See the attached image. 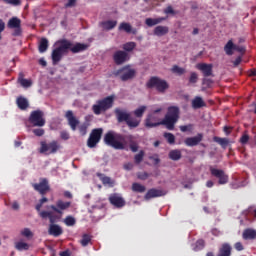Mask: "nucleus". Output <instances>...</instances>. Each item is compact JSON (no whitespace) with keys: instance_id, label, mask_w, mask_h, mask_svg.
I'll use <instances>...</instances> for the list:
<instances>
[{"instance_id":"obj_1","label":"nucleus","mask_w":256,"mask_h":256,"mask_svg":"<svg viewBox=\"0 0 256 256\" xmlns=\"http://www.w3.org/2000/svg\"><path fill=\"white\" fill-rule=\"evenodd\" d=\"M40 217L41 219H49V235H52L53 237H60V235H63V228L58 224H55L60 219L59 216L53 214L51 211L42 210V212H40Z\"/></svg>"},{"instance_id":"obj_2","label":"nucleus","mask_w":256,"mask_h":256,"mask_svg":"<svg viewBox=\"0 0 256 256\" xmlns=\"http://www.w3.org/2000/svg\"><path fill=\"white\" fill-rule=\"evenodd\" d=\"M104 143L113 149H125V135L116 133L115 131H108L104 135Z\"/></svg>"},{"instance_id":"obj_3","label":"nucleus","mask_w":256,"mask_h":256,"mask_svg":"<svg viewBox=\"0 0 256 256\" xmlns=\"http://www.w3.org/2000/svg\"><path fill=\"white\" fill-rule=\"evenodd\" d=\"M55 49L52 50V63L53 65H57L62 59L63 55L69 53V40L67 39H60L55 42Z\"/></svg>"},{"instance_id":"obj_4","label":"nucleus","mask_w":256,"mask_h":256,"mask_svg":"<svg viewBox=\"0 0 256 256\" xmlns=\"http://www.w3.org/2000/svg\"><path fill=\"white\" fill-rule=\"evenodd\" d=\"M114 113L118 123L125 122L130 129H135L141 124V120H138L137 118H131V114H129V112H127L126 110L116 108L114 110Z\"/></svg>"},{"instance_id":"obj_5","label":"nucleus","mask_w":256,"mask_h":256,"mask_svg":"<svg viewBox=\"0 0 256 256\" xmlns=\"http://www.w3.org/2000/svg\"><path fill=\"white\" fill-rule=\"evenodd\" d=\"M115 103V96H107L103 99L97 100L96 104L92 106V111L94 115H101L102 113H106L109 109L113 108Z\"/></svg>"},{"instance_id":"obj_6","label":"nucleus","mask_w":256,"mask_h":256,"mask_svg":"<svg viewBox=\"0 0 256 256\" xmlns=\"http://www.w3.org/2000/svg\"><path fill=\"white\" fill-rule=\"evenodd\" d=\"M179 107L170 106L168 107V112L162 120L163 125H165L168 131H173L175 129V123L179 121Z\"/></svg>"},{"instance_id":"obj_7","label":"nucleus","mask_w":256,"mask_h":256,"mask_svg":"<svg viewBox=\"0 0 256 256\" xmlns=\"http://www.w3.org/2000/svg\"><path fill=\"white\" fill-rule=\"evenodd\" d=\"M111 76L118 77V79L123 82L132 81L134 77H137V70L131 68V65H125L120 69L113 71Z\"/></svg>"},{"instance_id":"obj_8","label":"nucleus","mask_w":256,"mask_h":256,"mask_svg":"<svg viewBox=\"0 0 256 256\" xmlns=\"http://www.w3.org/2000/svg\"><path fill=\"white\" fill-rule=\"evenodd\" d=\"M147 89H155L158 93H165L169 89V82L158 76H152L146 82Z\"/></svg>"},{"instance_id":"obj_9","label":"nucleus","mask_w":256,"mask_h":256,"mask_svg":"<svg viewBox=\"0 0 256 256\" xmlns=\"http://www.w3.org/2000/svg\"><path fill=\"white\" fill-rule=\"evenodd\" d=\"M44 113L41 110H34L31 112L29 116V123L33 125V127H45V118Z\"/></svg>"},{"instance_id":"obj_10","label":"nucleus","mask_w":256,"mask_h":256,"mask_svg":"<svg viewBox=\"0 0 256 256\" xmlns=\"http://www.w3.org/2000/svg\"><path fill=\"white\" fill-rule=\"evenodd\" d=\"M103 136V128H95L91 131L90 136L87 140V145L90 149H94L97 147L99 141H101V137Z\"/></svg>"},{"instance_id":"obj_11","label":"nucleus","mask_w":256,"mask_h":256,"mask_svg":"<svg viewBox=\"0 0 256 256\" xmlns=\"http://www.w3.org/2000/svg\"><path fill=\"white\" fill-rule=\"evenodd\" d=\"M40 149L39 153H47L49 152L50 154H55L58 150L61 149V145L59 142L53 140L52 142L48 143L45 141L40 142Z\"/></svg>"},{"instance_id":"obj_12","label":"nucleus","mask_w":256,"mask_h":256,"mask_svg":"<svg viewBox=\"0 0 256 256\" xmlns=\"http://www.w3.org/2000/svg\"><path fill=\"white\" fill-rule=\"evenodd\" d=\"M9 29H14L12 33L13 37H21L23 30L21 29V19L12 17L9 19L7 24Z\"/></svg>"},{"instance_id":"obj_13","label":"nucleus","mask_w":256,"mask_h":256,"mask_svg":"<svg viewBox=\"0 0 256 256\" xmlns=\"http://www.w3.org/2000/svg\"><path fill=\"white\" fill-rule=\"evenodd\" d=\"M210 173L213 177L218 179L219 185H227V183H229V175H227L222 169L210 167Z\"/></svg>"},{"instance_id":"obj_14","label":"nucleus","mask_w":256,"mask_h":256,"mask_svg":"<svg viewBox=\"0 0 256 256\" xmlns=\"http://www.w3.org/2000/svg\"><path fill=\"white\" fill-rule=\"evenodd\" d=\"M33 189H35L40 195H47L51 187L49 186V180L43 178L39 183L32 184Z\"/></svg>"},{"instance_id":"obj_15","label":"nucleus","mask_w":256,"mask_h":256,"mask_svg":"<svg viewBox=\"0 0 256 256\" xmlns=\"http://www.w3.org/2000/svg\"><path fill=\"white\" fill-rule=\"evenodd\" d=\"M69 207H71V202L58 200L56 202V205H50L48 209H52V211H54V213H57L58 215H63V211H67Z\"/></svg>"},{"instance_id":"obj_16","label":"nucleus","mask_w":256,"mask_h":256,"mask_svg":"<svg viewBox=\"0 0 256 256\" xmlns=\"http://www.w3.org/2000/svg\"><path fill=\"white\" fill-rule=\"evenodd\" d=\"M108 201L110 205H113L116 207V209H121L126 205L125 199L117 193L111 194L108 198Z\"/></svg>"},{"instance_id":"obj_17","label":"nucleus","mask_w":256,"mask_h":256,"mask_svg":"<svg viewBox=\"0 0 256 256\" xmlns=\"http://www.w3.org/2000/svg\"><path fill=\"white\" fill-rule=\"evenodd\" d=\"M113 61L116 65H123L129 61V53L123 50H118L113 54Z\"/></svg>"},{"instance_id":"obj_18","label":"nucleus","mask_w":256,"mask_h":256,"mask_svg":"<svg viewBox=\"0 0 256 256\" xmlns=\"http://www.w3.org/2000/svg\"><path fill=\"white\" fill-rule=\"evenodd\" d=\"M165 195H167V192L165 190L151 188L145 194L144 199L145 201H149L150 199H155L156 197H165Z\"/></svg>"},{"instance_id":"obj_19","label":"nucleus","mask_w":256,"mask_h":256,"mask_svg":"<svg viewBox=\"0 0 256 256\" xmlns=\"http://www.w3.org/2000/svg\"><path fill=\"white\" fill-rule=\"evenodd\" d=\"M196 69L201 71L203 77H213V64L198 63Z\"/></svg>"},{"instance_id":"obj_20","label":"nucleus","mask_w":256,"mask_h":256,"mask_svg":"<svg viewBox=\"0 0 256 256\" xmlns=\"http://www.w3.org/2000/svg\"><path fill=\"white\" fill-rule=\"evenodd\" d=\"M65 118L68 121V125L69 127L72 129V131H77V127H79V119H77V117H75V115L73 114V111L68 110L65 114Z\"/></svg>"},{"instance_id":"obj_21","label":"nucleus","mask_w":256,"mask_h":256,"mask_svg":"<svg viewBox=\"0 0 256 256\" xmlns=\"http://www.w3.org/2000/svg\"><path fill=\"white\" fill-rule=\"evenodd\" d=\"M159 125H163V121L159 122V117L155 114H149L145 120V127L148 129H153V127H159Z\"/></svg>"},{"instance_id":"obj_22","label":"nucleus","mask_w":256,"mask_h":256,"mask_svg":"<svg viewBox=\"0 0 256 256\" xmlns=\"http://www.w3.org/2000/svg\"><path fill=\"white\" fill-rule=\"evenodd\" d=\"M68 44L70 45L68 51L71 53H83V51H87L89 49V45L83 43H76L75 45L68 40Z\"/></svg>"},{"instance_id":"obj_23","label":"nucleus","mask_w":256,"mask_h":256,"mask_svg":"<svg viewBox=\"0 0 256 256\" xmlns=\"http://www.w3.org/2000/svg\"><path fill=\"white\" fill-rule=\"evenodd\" d=\"M203 141V134L202 133H198L196 136L194 137H188L184 140L185 146L186 147H197V145H199V143Z\"/></svg>"},{"instance_id":"obj_24","label":"nucleus","mask_w":256,"mask_h":256,"mask_svg":"<svg viewBox=\"0 0 256 256\" xmlns=\"http://www.w3.org/2000/svg\"><path fill=\"white\" fill-rule=\"evenodd\" d=\"M242 238L244 241H253L256 239V230L252 228H247L242 233Z\"/></svg>"},{"instance_id":"obj_25","label":"nucleus","mask_w":256,"mask_h":256,"mask_svg":"<svg viewBox=\"0 0 256 256\" xmlns=\"http://www.w3.org/2000/svg\"><path fill=\"white\" fill-rule=\"evenodd\" d=\"M231 251H233L231 245L229 243H224L219 248L217 256H231Z\"/></svg>"},{"instance_id":"obj_26","label":"nucleus","mask_w":256,"mask_h":256,"mask_svg":"<svg viewBox=\"0 0 256 256\" xmlns=\"http://www.w3.org/2000/svg\"><path fill=\"white\" fill-rule=\"evenodd\" d=\"M16 105L21 111H27V109H29V100L23 96H20L16 100Z\"/></svg>"},{"instance_id":"obj_27","label":"nucleus","mask_w":256,"mask_h":256,"mask_svg":"<svg viewBox=\"0 0 256 256\" xmlns=\"http://www.w3.org/2000/svg\"><path fill=\"white\" fill-rule=\"evenodd\" d=\"M118 29L119 31H125V33H132V35H137V28H133L131 24L127 22H122Z\"/></svg>"},{"instance_id":"obj_28","label":"nucleus","mask_w":256,"mask_h":256,"mask_svg":"<svg viewBox=\"0 0 256 256\" xmlns=\"http://www.w3.org/2000/svg\"><path fill=\"white\" fill-rule=\"evenodd\" d=\"M100 27L104 29V31H111L112 29H115L117 27V20H106L100 22Z\"/></svg>"},{"instance_id":"obj_29","label":"nucleus","mask_w":256,"mask_h":256,"mask_svg":"<svg viewBox=\"0 0 256 256\" xmlns=\"http://www.w3.org/2000/svg\"><path fill=\"white\" fill-rule=\"evenodd\" d=\"M233 50L235 51H243V48H237L235 44H233V40H229L227 44L224 46V51L226 55H233Z\"/></svg>"},{"instance_id":"obj_30","label":"nucleus","mask_w":256,"mask_h":256,"mask_svg":"<svg viewBox=\"0 0 256 256\" xmlns=\"http://www.w3.org/2000/svg\"><path fill=\"white\" fill-rule=\"evenodd\" d=\"M202 107H207V103H205L201 96H196L192 100V109H201Z\"/></svg>"},{"instance_id":"obj_31","label":"nucleus","mask_w":256,"mask_h":256,"mask_svg":"<svg viewBox=\"0 0 256 256\" xmlns=\"http://www.w3.org/2000/svg\"><path fill=\"white\" fill-rule=\"evenodd\" d=\"M167 18L166 17H159V18H147L145 20V24L148 27H155V25H159V23H163V21H166Z\"/></svg>"},{"instance_id":"obj_32","label":"nucleus","mask_w":256,"mask_h":256,"mask_svg":"<svg viewBox=\"0 0 256 256\" xmlns=\"http://www.w3.org/2000/svg\"><path fill=\"white\" fill-rule=\"evenodd\" d=\"M169 33V27L167 26H157L154 29V35L157 37H163V35H167Z\"/></svg>"},{"instance_id":"obj_33","label":"nucleus","mask_w":256,"mask_h":256,"mask_svg":"<svg viewBox=\"0 0 256 256\" xmlns=\"http://www.w3.org/2000/svg\"><path fill=\"white\" fill-rule=\"evenodd\" d=\"M168 157L172 161H179L181 159V157H183V155L181 154V150L175 149V150H171L169 152Z\"/></svg>"},{"instance_id":"obj_34","label":"nucleus","mask_w":256,"mask_h":256,"mask_svg":"<svg viewBox=\"0 0 256 256\" xmlns=\"http://www.w3.org/2000/svg\"><path fill=\"white\" fill-rule=\"evenodd\" d=\"M49 49V40L47 38H41L38 46L39 53H45Z\"/></svg>"},{"instance_id":"obj_35","label":"nucleus","mask_w":256,"mask_h":256,"mask_svg":"<svg viewBox=\"0 0 256 256\" xmlns=\"http://www.w3.org/2000/svg\"><path fill=\"white\" fill-rule=\"evenodd\" d=\"M30 247H31V245H29V243L24 242V241H18L15 243V249L17 251H29Z\"/></svg>"},{"instance_id":"obj_36","label":"nucleus","mask_w":256,"mask_h":256,"mask_svg":"<svg viewBox=\"0 0 256 256\" xmlns=\"http://www.w3.org/2000/svg\"><path fill=\"white\" fill-rule=\"evenodd\" d=\"M132 191L134 193H145V191H147V188L140 183L134 182L132 184Z\"/></svg>"},{"instance_id":"obj_37","label":"nucleus","mask_w":256,"mask_h":256,"mask_svg":"<svg viewBox=\"0 0 256 256\" xmlns=\"http://www.w3.org/2000/svg\"><path fill=\"white\" fill-rule=\"evenodd\" d=\"M213 141H215V143H218V145H221V147H223V149H225L227 147V145H229V139H227V138H221V137L215 136L213 138Z\"/></svg>"},{"instance_id":"obj_38","label":"nucleus","mask_w":256,"mask_h":256,"mask_svg":"<svg viewBox=\"0 0 256 256\" xmlns=\"http://www.w3.org/2000/svg\"><path fill=\"white\" fill-rule=\"evenodd\" d=\"M135 47H137V43L135 42H127L125 44H123L122 49H124V51L127 53H131V51H133L135 49Z\"/></svg>"},{"instance_id":"obj_39","label":"nucleus","mask_w":256,"mask_h":256,"mask_svg":"<svg viewBox=\"0 0 256 256\" xmlns=\"http://www.w3.org/2000/svg\"><path fill=\"white\" fill-rule=\"evenodd\" d=\"M144 157H145V151L140 150L139 153L134 156V163L136 165H140L143 162Z\"/></svg>"},{"instance_id":"obj_40","label":"nucleus","mask_w":256,"mask_h":256,"mask_svg":"<svg viewBox=\"0 0 256 256\" xmlns=\"http://www.w3.org/2000/svg\"><path fill=\"white\" fill-rule=\"evenodd\" d=\"M49 201V199L47 197H43L39 200V203L35 206L36 211L39 213V217H41V213H43V211H41V207H43L44 203H47Z\"/></svg>"},{"instance_id":"obj_41","label":"nucleus","mask_w":256,"mask_h":256,"mask_svg":"<svg viewBox=\"0 0 256 256\" xmlns=\"http://www.w3.org/2000/svg\"><path fill=\"white\" fill-rule=\"evenodd\" d=\"M20 235L26 239H33V232L29 228H24L20 231Z\"/></svg>"},{"instance_id":"obj_42","label":"nucleus","mask_w":256,"mask_h":256,"mask_svg":"<svg viewBox=\"0 0 256 256\" xmlns=\"http://www.w3.org/2000/svg\"><path fill=\"white\" fill-rule=\"evenodd\" d=\"M128 139H130V150L132 153H137L139 151V144L132 140L133 136H128Z\"/></svg>"},{"instance_id":"obj_43","label":"nucleus","mask_w":256,"mask_h":256,"mask_svg":"<svg viewBox=\"0 0 256 256\" xmlns=\"http://www.w3.org/2000/svg\"><path fill=\"white\" fill-rule=\"evenodd\" d=\"M80 243H81L82 247H87V245H89V243H91V235H89V234L82 235V239L80 240Z\"/></svg>"},{"instance_id":"obj_44","label":"nucleus","mask_w":256,"mask_h":256,"mask_svg":"<svg viewBox=\"0 0 256 256\" xmlns=\"http://www.w3.org/2000/svg\"><path fill=\"white\" fill-rule=\"evenodd\" d=\"M145 111H147V106H140L136 110H134L135 117L141 118L143 117Z\"/></svg>"},{"instance_id":"obj_45","label":"nucleus","mask_w":256,"mask_h":256,"mask_svg":"<svg viewBox=\"0 0 256 256\" xmlns=\"http://www.w3.org/2000/svg\"><path fill=\"white\" fill-rule=\"evenodd\" d=\"M64 223L67 225V227H73L77 223V220H75V217L73 216H67L64 219Z\"/></svg>"},{"instance_id":"obj_46","label":"nucleus","mask_w":256,"mask_h":256,"mask_svg":"<svg viewBox=\"0 0 256 256\" xmlns=\"http://www.w3.org/2000/svg\"><path fill=\"white\" fill-rule=\"evenodd\" d=\"M254 212H255V207L250 206V207H248L246 210H244V211L242 212V215H243L246 219H249V217H251V215H254Z\"/></svg>"},{"instance_id":"obj_47","label":"nucleus","mask_w":256,"mask_h":256,"mask_svg":"<svg viewBox=\"0 0 256 256\" xmlns=\"http://www.w3.org/2000/svg\"><path fill=\"white\" fill-rule=\"evenodd\" d=\"M188 81L190 85H195L199 81V75L196 72H191Z\"/></svg>"},{"instance_id":"obj_48","label":"nucleus","mask_w":256,"mask_h":256,"mask_svg":"<svg viewBox=\"0 0 256 256\" xmlns=\"http://www.w3.org/2000/svg\"><path fill=\"white\" fill-rule=\"evenodd\" d=\"M172 73H176V75H185V68L174 65L171 69Z\"/></svg>"},{"instance_id":"obj_49","label":"nucleus","mask_w":256,"mask_h":256,"mask_svg":"<svg viewBox=\"0 0 256 256\" xmlns=\"http://www.w3.org/2000/svg\"><path fill=\"white\" fill-rule=\"evenodd\" d=\"M164 137L166 138L169 145L175 144V135H173L172 133L166 132L164 133Z\"/></svg>"},{"instance_id":"obj_50","label":"nucleus","mask_w":256,"mask_h":256,"mask_svg":"<svg viewBox=\"0 0 256 256\" xmlns=\"http://www.w3.org/2000/svg\"><path fill=\"white\" fill-rule=\"evenodd\" d=\"M179 129L182 133H191L193 131V124L179 126Z\"/></svg>"},{"instance_id":"obj_51","label":"nucleus","mask_w":256,"mask_h":256,"mask_svg":"<svg viewBox=\"0 0 256 256\" xmlns=\"http://www.w3.org/2000/svg\"><path fill=\"white\" fill-rule=\"evenodd\" d=\"M137 177L138 179H140L141 181H146V179H149L150 174L147 172H138L137 173Z\"/></svg>"},{"instance_id":"obj_52","label":"nucleus","mask_w":256,"mask_h":256,"mask_svg":"<svg viewBox=\"0 0 256 256\" xmlns=\"http://www.w3.org/2000/svg\"><path fill=\"white\" fill-rule=\"evenodd\" d=\"M32 133H34L36 137H43V135H45V130L42 128H37L32 130Z\"/></svg>"},{"instance_id":"obj_53","label":"nucleus","mask_w":256,"mask_h":256,"mask_svg":"<svg viewBox=\"0 0 256 256\" xmlns=\"http://www.w3.org/2000/svg\"><path fill=\"white\" fill-rule=\"evenodd\" d=\"M20 84L22 85V87H31V85L33 84L31 82V80H28V79H21L20 80Z\"/></svg>"},{"instance_id":"obj_54","label":"nucleus","mask_w":256,"mask_h":256,"mask_svg":"<svg viewBox=\"0 0 256 256\" xmlns=\"http://www.w3.org/2000/svg\"><path fill=\"white\" fill-rule=\"evenodd\" d=\"M8 5H13L14 7H19L21 5V0H6Z\"/></svg>"},{"instance_id":"obj_55","label":"nucleus","mask_w":256,"mask_h":256,"mask_svg":"<svg viewBox=\"0 0 256 256\" xmlns=\"http://www.w3.org/2000/svg\"><path fill=\"white\" fill-rule=\"evenodd\" d=\"M81 135H87V124H82L78 126Z\"/></svg>"},{"instance_id":"obj_56","label":"nucleus","mask_w":256,"mask_h":256,"mask_svg":"<svg viewBox=\"0 0 256 256\" xmlns=\"http://www.w3.org/2000/svg\"><path fill=\"white\" fill-rule=\"evenodd\" d=\"M101 181H102L103 185H112L113 184V182L111 181V178L108 176L102 177Z\"/></svg>"},{"instance_id":"obj_57","label":"nucleus","mask_w":256,"mask_h":256,"mask_svg":"<svg viewBox=\"0 0 256 256\" xmlns=\"http://www.w3.org/2000/svg\"><path fill=\"white\" fill-rule=\"evenodd\" d=\"M240 143H242V145H246V143H249V135L244 134V135L240 138Z\"/></svg>"},{"instance_id":"obj_58","label":"nucleus","mask_w":256,"mask_h":256,"mask_svg":"<svg viewBox=\"0 0 256 256\" xmlns=\"http://www.w3.org/2000/svg\"><path fill=\"white\" fill-rule=\"evenodd\" d=\"M164 13L166 15H175V10H173V7L172 6H168L165 10H164Z\"/></svg>"},{"instance_id":"obj_59","label":"nucleus","mask_w":256,"mask_h":256,"mask_svg":"<svg viewBox=\"0 0 256 256\" xmlns=\"http://www.w3.org/2000/svg\"><path fill=\"white\" fill-rule=\"evenodd\" d=\"M234 249H236V251H243V249H245V247H243V243L241 242H236L234 244Z\"/></svg>"},{"instance_id":"obj_60","label":"nucleus","mask_w":256,"mask_h":256,"mask_svg":"<svg viewBox=\"0 0 256 256\" xmlns=\"http://www.w3.org/2000/svg\"><path fill=\"white\" fill-rule=\"evenodd\" d=\"M60 137H61V139H63L64 141H68V139H69V132H67V131H62L61 133H60Z\"/></svg>"},{"instance_id":"obj_61","label":"nucleus","mask_w":256,"mask_h":256,"mask_svg":"<svg viewBox=\"0 0 256 256\" xmlns=\"http://www.w3.org/2000/svg\"><path fill=\"white\" fill-rule=\"evenodd\" d=\"M77 0H68V3L65 4V8L69 9V7H75Z\"/></svg>"},{"instance_id":"obj_62","label":"nucleus","mask_w":256,"mask_h":256,"mask_svg":"<svg viewBox=\"0 0 256 256\" xmlns=\"http://www.w3.org/2000/svg\"><path fill=\"white\" fill-rule=\"evenodd\" d=\"M241 61H242L241 56L237 57V58L234 60V62H233L234 67H239V65H241Z\"/></svg>"},{"instance_id":"obj_63","label":"nucleus","mask_w":256,"mask_h":256,"mask_svg":"<svg viewBox=\"0 0 256 256\" xmlns=\"http://www.w3.org/2000/svg\"><path fill=\"white\" fill-rule=\"evenodd\" d=\"M124 169L126 171H131L133 169V163L128 162V163L124 164Z\"/></svg>"},{"instance_id":"obj_64","label":"nucleus","mask_w":256,"mask_h":256,"mask_svg":"<svg viewBox=\"0 0 256 256\" xmlns=\"http://www.w3.org/2000/svg\"><path fill=\"white\" fill-rule=\"evenodd\" d=\"M203 85H207L208 87L213 83V80L209 79V78H204L202 80Z\"/></svg>"}]
</instances>
